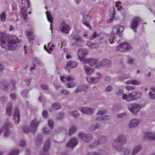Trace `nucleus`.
Instances as JSON below:
<instances>
[{"mask_svg":"<svg viewBox=\"0 0 155 155\" xmlns=\"http://www.w3.org/2000/svg\"><path fill=\"white\" fill-rule=\"evenodd\" d=\"M0 40L2 47L10 50H14L17 47V44L20 41L16 36L8 37L3 33L1 34Z\"/></svg>","mask_w":155,"mask_h":155,"instance_id":"1","label":"nucleus"},{"mask_svg":"<svg viewBox=\"0 0 155 155\" xmlns=\"http://www.w3.org/2000/svg\"><path fill=\"white\" fill-rule=\"evenodd\" d=\"M126 137L123 135H119L116 139L113 142L112 146L116 149L120 151L121 149V147L126 141Z\"/></svg>","mask_w":155,"mask_h":155,"instance_id":"2","label":"nucleus"},{"mask_svg":"<svg viewBox=\"0 0 155 155\" xmlns=\"http://www.w3.org/2000/svg\"><path fill=\"white\" fill-rule=\"evenodd\" d=\"M72 45L76 48L81 47L82 45L80 42H84V40L81 38V36L78 34H76L73 36L72 38Z\"/></svg>","mask_w":155,"mask_h":155,"instance_id":"3","label":"nucleus"},{"mask_svg":"<svg viewBox=\"0 0 155 155\" xmlns=\"http://www.w3.org/2000/svg\"><path fill=\"white\" fill-rule=\"evenodd\" d=\"M133 49V48L129 43H123L117 46L116 49L117 51L122 52H126L130 50Z\"/></svg>","mask_w":155,"mask_h":155,"instance_id":"4","label":"nucleus"},{"mask_svg":"<svg viewBox=\"0 0 155 155\" xmlns=\"http://www.w3.org/2000/svg\"><path fill=\"white\" fill-rule=\"evenodd\" d=\"M12 124L10 121L8 120L5 123L2 128L0 130V135H1L2 132H4V136L7 137L9 132V129L11 127Z\"/></svg>","mask_w":155,"mask_h":155,"instance_id":"5","label":"nucleus"},{"mask_svg":"<svg viewBox=\"0 0 155 155\" xmlns=\"http://www.w3.org/2000/svg\"><path fill=\"white\" fill-rule=\"evenodd\" d=\"M141 107V104L136 103L130 104L128 106V108L130 111L134 114H136L138 112Z\"/></svg>","mask_w":155,"mask_h":155,"instance_id":"6","label":"nucleus"},{"mask_svg":"<svg viewBox=\"0 0 155 155\" xmlns=\"http://www.w3.org/2000/svg\"><path fill=\"white\" fill-rule=\"evenodd\" d=\"M83 63H88L91 66L95 68L99 67V60L93 58H87Z\"/></svg>","mask_w":155,"mask_h":155,"instance_id":"7","label":"nucleus"},{"mask_svg":"<svg viewBox=\"0 0 155 155\" xmlns=\"http://www.w3.org/2000/svg\"><path fill=\"white\" fill-rule=\"evenodd\" d=\"M124 30L123 26L119 25H117L113 27L112 31V34L116 35L121 36L122 35V33Z\"/></svg>","mask_w":155,"mask_h":155,"instance_id":"8","label":"nucleus"},{"mask_svg":"<svg viewBox=\"0 0 155 155\" xmlns=\"http://www.w3.org/2000/svg\"><path fill=\"white\" fill-rule=\"evenodd\" d=\"M78 136L83 141L88 143L91 141L93 137L92 135L90 134H86L83 133H79Z\"/></svg>","mask_w":155,"mask_h":155,"instance_id":"9","label":"nucleus"},{"mask_svg":"<svg viewBox=\"0 0 155 155\" xmlns=\"http://www.w3.org/2000/svg\"><path fill=\"white\" fill-rule=\"evenodd\" d=\"M40 123V121L37 119H34L32 120L29 124L31 132L35 133L37 130Z\"/></svg>","mask_w":155,"mask_h":155,"instance_id":"10","label":"nucleus"},{"mask_svg":"<svg viewBox=\"0 0 155 155\" xmlns=\"http://www.w3.org/2000/svg\"><path fill=\"white\" fill-rule=\"evenodd\" d=\"M78 58L83 63L87 58H84L87 54L86 51L83 48H80L78 51Z\"/></svg>","mask_w":155,"mask_h":155,"instance_id":"11","label":"nucleus"},{"mask_svg":"<svg viewBox=\"0 0 155 155\" xmlns=\"http://www.w3.org/2000/svg\"><path fill=\"white\" fill-rule=\"evenodd\" d=\"M140 19V18L135 17L131 21L130 27L135 32L136 31L137 28L138 26V22Z\"/></svg>","mask_w":155,"mask_h":155,"instance_id":"12","label":"nucleus"},{"mask_svg":"<svg viewBox=\"0 0 155 155\" xmlns=\"http://www.w3.org/2000/svg\"><path fill=\"white\" fill-rule=\"evenodd\" d=\"M78 140L76 137L71 138L66 145L67 147L73 149L78 144Z\"/></svg>","mask_w":155,"mask_h":155,"instance_id":"13","label":"nucleus"},{"mask_svg":"<svg viewBox=\"0 0 155 155\" xmlns=\"http://www.w3.org/2000/svg\"><path fill=\"white\" fill-rule=\"evenodd\" d=\"M70 29L71 28L70 26L65 22L62 23L60 28V30L61 31L65 34L68 33Z\"/></svg>","mask_w":155,"mask_h":155,"instance_id":"14","label":"nucleus"},{"mask_svg":"<svg viewBox=\"0 0 155 155\" xmlns=\"http://www.w3.org/2000/svg\"><path fill=\"white\" fill-rule=\"evenodd\" d=\"M79 110L82 113L88 114H92L94 111L93 108L83 107H80Z\"/></svg>","mask_w":155,"mask_h":155,"instance_id":"15","label":"nucleus"},{"mask_svg":"<svg viewBox=\"0 0 155 155\" xmlns=\"http://www.w3.org/2000/svg\"><path fill=\"white\" fill-rule=\"evenodd\" d=\"M140 121L137 119H133L129 123L128 125L130 128H133L137 126L140 124Z\"/></svg>","mask_w":155,"mask_h":155,"instance_id":"16","label":"nucleus"},{"mask_svg":"<svg viewBox=\"0 0 155 155\" xmlns=\"http://www.w3.org/2000/svg\"><path fill=\"white\" fill-rule=\"evenodd\" d=\"M60 79L62 82L66 83V82H69L73 81L74 80V78L71 76L68 75L66 77L61 76Z\"/></svg>","mask_w":155,"mask_h":155,"instance_id":"17","label":"nucleus"},{"mask_svg":"<svg viewBox=\"0 0 155 155\" xmlns=\"http://www.w3.org/2000/svg\"><path fill=\"white\" fill-rule=\"evenodd\" d=\"M144 138L148 139L150 140H155V134L151 132H146Z\"/></svg>","mask_w":155,"mask_h":155,"instance_id":"18","label":"nucleus"},{"mask_svg":"<svg viewBox=\"0 0 155 155\" xmlns=\"http://www.w3.org/2000/svg\"><path fill=\"white\" fill-rule=\"evenodd\" d=\"M46 14L47 17L48 21L50 22L51 24L50 25V29L51 30H52L53 28L52 27V24H53V18L52 15L50 12L47 11L46 12Z\"/></svg>","mask_w":155,"mask_h":155,"instance_id":"19","label":"nucleus"},{"mask_svg":"<svg viewBox=\"0 0 155 155\" xmlns=\"http://www.w3.org/2000/svg\"><path fill=\"white\" fill-rule=\"evenodd\" d=\"M27 38L28 39L29 43L30 44H32L33 43V39L34 38V35L32 31H28L27 33Z\"/></svg>","mask_w":155,"mask_h":155,"instance_id":"20","label":"nucleus"},{"mask_svg":"<svg viewBox=\"0 0 155 155\" xmlns=\"http://www.w3.org/2000/svg\"><path fill=\"white\" fill-rule=\"evenodd\" d=\"M110 64V61L108 59H104L101 61H99V66H102L108 67L109 66Z\"/></svg>","mask_w":155,"mask_h":155,"instance_id":"21","label":"nucleus"},{"mask_svg":"<svg viewBox=\"0 0 155 155\" xmlns=\"http://www.w3.org/2000/svg\"><path fill=\"white\" fill-rule=\"evenodd\" d=\"M106 139L105 137L103 136L97 139L95 143V145H99L102 143H103L106 141Z\"/></svg>","mask_w":155,"mask_h":155,"instance_id":"22","label":"nucleus"},{"mask_svg":"<svg viewBox=\"0 0 155 155\" xmlns=\"http://www.w3.org/2000/svg\"><path fill=\"white\" fill-rule=\"evenodd\" d=\"M50 141L49 140H46L44 144L43 150L44 152L48 151L50 147Z\"/></svg>","mask_w":155,"mask_h":155,"instance_id":"23","label":"nucleus"},{"mask_svg":"<svg viewBox=\"0 0 155 155\" xmlns=\"http://www.w3.org/2000/svg\"><path fill=\"white\" fill-rule=\"evenodd\" d=\"M84 68L85 72L87 74L90 75L94 72V69L91 68L86 65H84Z\"/></svg>","mask_w":155,"mask_h":155,"instance_id":"24","label":"nucleus"},{"mask_svg":"<svg viewBox=\"0 0 155 155\" xmlns=\"http://www.w3.org/2000/svg\"><path fill=\"white\" fill-rule=\"evenodd\" d=\"M141 150L140 147L139 146H135L133 149L131 153V155H136Z\"/></svg>","mask_w":155,"mask_h":155,"instance_id":"25","label":"nucleus"},{"mask_svg":"<svg viewBox=\"0 0 155 155\" xmlns=\"http://www.w3.org/2000/svg\"><path fill=\"white\" fill-rule=\"evenodd\" d=\"M69 114L74 118H77L79 116V113L78 111L76 110H74L69 111Z\"/></svg>","mask_w":155,"mask_h":155,"instance_id":"26","label":"nucleus"},{"mask_svg":"<svg viewBox=\"0 0 155 155\" xmlns=\"http://www.w3.org/2000/svg\"><path fill=\"white\" fill-rule=\"evenodd\" d=\"M77 66V63L73 61H70L66 65V67L71 69Z\"/></svg>","mask_w":155,"mask_h":155,"instance_id":"27","label":"nucleus"},{"mask_svg":"<svg viewBox=\"0 0 155 155\" xmlns=\"http://www.w3.org/2000/svg\"><path fill=\"white\" fill-rule=\"evenodd\" d=\"M86 80L89 83L95 84L98 82L94 77H91L88 76Z\"/></svg>","mask_w":155,"mask_h":155,"instance_id":"28","label":"nucleus"},{"mask_svg":"<svg viewBox=\"0 0 155 155\" xmlns=\"http://www.w3.org/2000/svg\"><path fill=\"white\" fill-rule=\"evenodd\" d=\"M12 107L11 105H8L6 109V114L10 116L12 114Z\"/></svg>","mask_w":155,"mask_h":155,"instance_id":"29","label":"nucleus"},{"mask_svg":"<svg viewBox=\"0 0 155 155\" xmlns=\"http://www.w3.org/2000/svg\"><path fill=\"white\" fill-rule=\"evenodd\" d=\"M77 130V127L75 126H72L69 132V135L70 136L72 135Z\"/></svg>","mask_w":155,"mask_h":155,"instance_id":"30","label":"nucleus"},{"mask_svg":"<svg viewBox=\"0 0 155 155\" xmlns=\"http://www.w3.org/2000/svg\"><path fill=\"white\" fill-rule=\"evenodd\" d=\"M19 152L20 151L18 149H13L10 151L8 155H18Z\"/></svg>","mask_w":155,"mask_h":155,"instance_id":"31","label":"nucleus"},{"mask_svg":"<svg viewBox=\"0 0 155 155\" xmlns=\"http://www.w3.org/2000/svg\"><path fill=\"white\" fill-rule=\"evenodd\" d=\"M100 125L101 124L100 123L95 124H94L92 125L91 126L90 129L91 131H93L98 128Z\"/></svg>","mask_w":155,"mask_h":155,"instance_id":"32","label":"nucleus"},{"mask_svg":"<svg viewBox=\"0 0 155 155\" xmlns=\"http://www.w3.org/2000/svg\"><path fill=\"white\" fill-rule=\"evenodd\" d=\"M94 77L97 81L99 82L100 80L102 79L103 75L101 73L98 72L96 73L95 76Z\"/></svg>","mask_w":155,"mask_h":155,"instance_id":"33","label":"nucleus"},{"mask_svg":"<svg viewBox=\"0 0 155 155\" xmlns=\"http://www.w3.org/2000/svg\"><path fill=\"white\" fill-rule=\"evenodd\" d=\"M52 108L54 110H58L59 109L61 106L59 103H55L52 104Z\"/></svg>","mask_w":155,"mask_h":155,"instance_id":"34","label":"nucleus"},{"mask_svg":"<svg viewBox=\"0 0 155 155\" xmlns=\"http://www.w3.org/2000/svg\"><path fill=\"white\" fill-rule=\"evenodd\" d=\"M76 85V83L73 81L68 82L67 84V87L71 88L75 86Z\"/></svg>","mask_w":155,"mask_h":155,"instance_id":"35","label":"nucleus"},{"mask_svg":"<svg viewBox=\"0 0 155 155\" xmlns=\"http://www.w3.org/2000/svg\"><path fill=\"white\" fill-rule=\"evenodd\" d=\"M135 91H133L128 94L131 101H133L135 99Z\"/></svg>","mask_w":155,"mask_h":155,"instance_id":"36","label":"nucleus"},{"mask_svg":"<svg viewBox=\"0 0 155 155\" xmlns=\"http://www.w3.org/2000/svg\"><path fill=\"white\" fill-rule=\"evenodd\" d=\"M122 99L125 100L129 102L131 101L129 95H127L126 94H123L122 95Z\"/></svg>","mask_w":155,"mask_h":155,"instance_id":"37","label":"nucleus"},{"mask_svg":"<svg viewBox=\"0 0 155 155\" xmlns=\"http://www.w3.org/2000/svg\"><path fill=\"white\" fill-rule=\"evenodd\" d=\"M0 17L2 21L5 22L6 21V15L5 12H3L1 14Z\"/></svg>","mask_w":155,"mask_h":155,"instance_id":"38","label":"nucleus"},{"mask_svg":"<svg viewBox=\"0 0 155 155\" xmlns=\"http://www.w3.org/2000/svg\"><path fill=\"white\" fill-rule=\"evenodd\" d=\"M64 114L63 112L60 113L59 114L56 116L57 120H62L64 117Z\"/></svg>","mask_w":155,"mask_h":155,"instance_id":"39","label":"nucleus"},{"mask_svg":"<svg viewBox=\"0 0 155 155\" xmlns=\"http://www.w3.org/2000/svg\"><path fill=\"white\" fill-rule=\"evenodd\" d=\"M130 150L128 148H124L123 149V152L124 155H128L130 153Z\"/></svg>","mask_w":155,"mask_h":155,"instance_id":"40","label":"nucleus"},{"mask_svg":"<svg viewBox=\"0 0 155 155\" xmlns=\"http://www.w3.org/2000/svg\"><path fill=\"white\" fill-rule=\"evenodd\" d=\"M22 130L24 133H27L29 131H31L30 130V127L28 128L27 127L25 126L23 127Z\"/></svg>","mask_w":155,"mask_h":155,"instance_id":"41","label":"nucleus"},{"mask_svg":"<svg viewBox=\"0 0 155 155\" xmlns=\"http://www.w3.org/2000/svg\"><path fill=\"white\" fill-rule=\"evenodd\" d=\"M20 117V114H14V118L15 121L18 123L19 122V119Z\"/></svg>","mask_w":155,"mask_h":155,"instance_id":"42","label":"nucleus"},{"mask_svg":"<svg viewBox=\"0 0 155 155\" xmlns=\"http://www.w3.org/2000/svg\"><path fill=\"white\" fill-rule=\"evenodd\" d=\"M124 93V91L121 89H118L116 92V95L117 96H120Z\"/></svg>","mask_w":155,"mask_h":155,"instance_id":"43","label":"nucleus"},{"mask_svg":"<svg viewBox=\"0 0 155 155\" xmlns=\"http://www.w3.org/2000/svg\"><path fill=\"white\" fill-rule=\"evenodd\" d=\"M135 99H137L140 98L142 96V94L139 91H135Z\"/></svg>","mask_w":155,"mask_h":155,"instance_id":"44","label":"nucleus"},{"mask_svg":"<svg viewBox=\"0 0 155 155\" xmlns=\"http://www.w3.org/2000/svg\"><path fill=\"white\" fill-rule=\"evenodd\" d=\"M141 84L140 81H138L136 80H131V84L134 85H138Z\"/></svg>","mask_w":155,"mask_h":155,"instance_id":"45","label":"nucleus"},{"mask_svg":"<svg viewBox=\"0 0 155 155\" xmlns=\"http://www.w3.org/2000/svg\"><path fill=\"white\" fill-rule=\"evenodd\" d=\"M113 89V87L110 85H108L107 86L105 89V91L107 92H110Z\"/></svg>","mask_w":155,"mask_h":155,"instance_id":"46","label":"nucleus"},{"mask_svg":"<svg viewBox=\"0 0 155 155\" xmlns=\"http://www.w3.org/2000/svg\"><path fill=\"white\" fill-rule=\"evenodd\" d=\"M149 95L150 99H155V94L153 93L151 91H150L149 93Z\"/></svg>","mask_w":155,"mask_h":155,"instance_id":"47","label":"nucleus"},{"mask_svg":"<svg viewBox=\"0 0 155 155\" xmlns=\"http://www.w3.org/2000/svg\"><path fill=\"white\" fill-rule=\"evenodd\" d=\"M48 125L49 127L52 128L54 125V122L51 120H50L48 121Z\"/></svg>","mask_w":155,"mask_h":155,"instance_id":"48","label":"nucleus"},{"mask_svg":"<svg viewBox=\"0 0 155 155\" xmlns=\"http://www.w3.org/2000/svg\"><path fill=\"white\" fill-rule=\"evenodd\" d=\"M87 45L91 48H94L95 47V45L91 42H88L87 43Z\"/></svg>","mask_w":155,"mask_h":155,"instance_id":"49","label":"nucleus"},{"mask_svg":"<svg viewBox=\"0 0 155 155\" xmlns=\"http://www.w3.org/2000/svg\"><path fill=\"white\" fill-rule=\"evenodd\" d=\"M61 92L63 94L66 95L68 94L69 93L68 91L66 89H62L61 90Z\"/></svg>","mask_w":155,"mask_h":155,"instance_id":"50","label":"nucleus"},{"mask_svg":"<svg viewBox=\"0 0 155 155\" xmlns=\"http://www.w3.org/2000/svg\"><path fill=\"white\" fill-rule=\"evenodd\" d=\"M102 120L106 121L110 119V117L108 115H104L102 116Z\"/></svg>","mask_w":155,"mask_h":155,"instance_id":"51","label":"nucleus"},{"mask_svg":"<svg viewBox=\"0 0 155 155\" xmlns=\"http://www.w3.org/2000/svg\"><path fill=\"white\" fill-rule=\"evenodd\" d=\"M41 87L44 90H48V86L45 84H43L41 85Z\"/></svg>","mask_w":155,"mask_h":155,"instance_id":"52","label":"nucleus"},{"mask_svg":"<svg viewBox=\"0 0 155 155\" xmlns=\"http://www.w3.org/2000/svg\"><path fill=\"white\" fill-rule=\"evenodd\" d=\"M126 89L128 91L133 90L135 89V87H133L130 86H127L125 87Z\"/></svg>","mask_w":155,"mask_h":155,"instance_id":"53","label":"nucleus"},{"mask_svg":"<svg viewBox=\"0 0 155 155\" xmlns=\"http://www.w3.org/2000/svg\"><path fill=\"white\" fill-rule=\"evenodd\" d=\"M84 90V89L83 88V87L81 86H79L77 87L76 91V92H78L79 91H83Z\"/></svg>","mask_w":155,"mask_h":155,"instance_id":"54","label":"nucleus"},{"mask_svg":"<svg viewBox=\"0 0 155 155\" xmlns=\"http://www.w3.org/2000/svg\"><path fill=\"white\" fill-rule=\"evenodd\" d=\"M43 133L46 134H48L50 133V131L48 128H45L43 130Z\"/></svg>","mask_w":155,"mask_h":155,"instance_id":"55","label":"nucleus"},{"mask_svg":"<svg viewBox=\"0 0 155 155\" xmlns=\"http://www.w3.org/2000/svg\"><path fill=\"white\" fill-rule=\"evenodd\" d=\"M106 112L105 110H100L97 113V115L100 116L106 114Z\"/></svg>","mask_w":155,"mask_h":155,"instance_id":"56","label":"nucleus"},{"mask_svg":"<svg viewBox=\"0 0 155 155\" xmlns=\"http://www.w3.org/2000/svg\"><path fill=\"white\" fill-rule=\"evenodd\" d=\"M104 80L107 82H110L111 81V78L108 76H106L104 78Z\"/></svg>","mask_w":155,"mask_h":155,"instance_id":"57","label":"nucleus"},{"mask_svg":"<svg viewBox=\"0 0 155 155\" xmlns=\"http://www.w3.org/2000/svg\"><path fill=\"white\" fill-rule=\"evenodd\" d=\"M83 17L87 18L88 16V14L86 11H84L82 13Z\"/></svg>","mask_w":155,"mask_h":155,"instance_id":"58","label":"nucleus"},{"mask_svg":"<svg viewBox=\"0 0 155 155\" xmlns=\"http://www.w3.org/2000/svg\"><path fill=\"white\" fill-rule=\"evenodd\" d=\"M22 16L23 18L25 19H26V17L27 16V15L25 13L24 11H21V12Z\"/></svg>","mask_w":155,"mask_h":155,"instance_id":"59","label":"nucleus"},{"mask_svg":"<svg viewBox=\"0 0 155 155\" xmlns=\"http://www.w3.org/2000/svg\"><path fill=\"white\" fill-rule=\"evenodd\" d=\"M10 97L14 100H15L17 98V96L15 94H11L10 95Z\"/></svg>","mask_w":155,"mask_h":155,"instance_id":"60","label":"nucleus"},{"mask_svg":"<svg viewBox=\"0 0 155 155\" xmlns=\"http://www.w3.org/2000/svg\"><path fill=\"white\" fill-rule=\"evenodd\" d=\"M97 36V34L96 32H94L93 34L92 35L91 37L90 38V39L91 40H93L94 38H96Z\"/></svg>","mask_w":155,"mask_h":155,"instance_id":"61","label":"nucleus"},{"mask_svg":"<svg viewBox=\"0 0 155 155\" xmlns=\"http://www.w3.org/2000/svg\"><path fill=\"white\" fill-rule=\"evenodd\" d=\"M128 77L126 75H123L122 76H121L119 77V79L121 80H123L127 78Z\"/></svg>","mask_w":155,"mask_h":155,"instance_id":"62","label":"nucleus"},{"mask_svg":"<svg viewBox=\"0 0 155 155\" xmlns=\"http://www.w3.org/2000/svg\"><path fill=\"white\" fill-rule=\"evenodd\" d=\"M25 141L22 140L20 143V146L21 147H23L25 145Z\"/></svg>","mask_w":155,"mask_h":155,"instance_id":"63","label":"nucleus"},{"mask_svg":"<svg viewBox=\"0 0 155 155\" xmlns=\"http://www.w3.org/2000/svg\"><path fill=\"white\" fill-rule=\"evenodd\" d=\"M128 63L130 64H132L134 63V60L132 58H129L127 60Z\"/></svg>","mask_w":155,"mask_h":155,"instance_id":"64","label":"nucleus"}]
</instances>
